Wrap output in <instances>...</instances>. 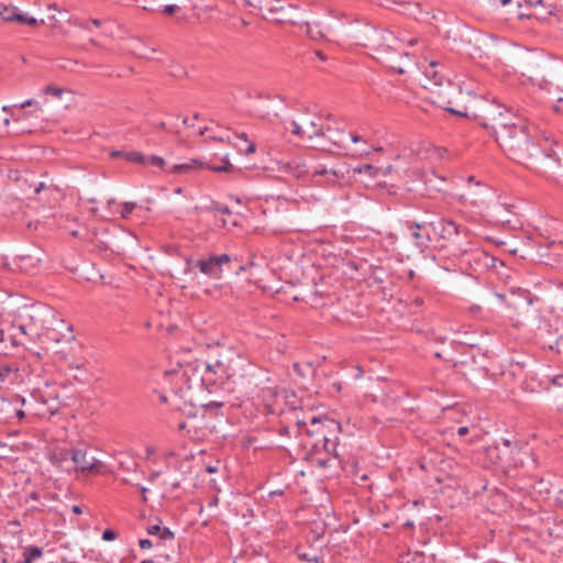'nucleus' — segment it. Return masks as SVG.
Instances as JSON below:
<instances>
[{
  "mask_svg": "<svg viewBox=\"0 0 563 563\" xmlns=\"http://www.w3.org/2000/svg\"><path fill=\"white\" fill-rule=\"evenodd\" d=\"M497 143L510 159L536 172L548 166L550 159L560 163L563 157L562 147L553 148L548 140L537 141L520 119L503 131Z\"/></svg>",
  "mask_w": 563,
  "mask_h": 563,
  "instance_id": "1",
  "label": "nucleus"
},
{
  "mask_svg": "<svg viewBox=\"0 0 563 563\" xmlns=\"http://www.w3.org/2000/svg\"><path fill=\"white\" fill-rule=\"evenodd\" d=\"M433 236L438 246L451 257L468 256V262H475L479 265L492 268L496 267L497 258L485 251L475 250L470 252L471 231L455 223L452 220L439 219L433 221Z\"/></svg>",
  "mask_w": 563,
  "mask_h": 563,
  "instance_id": "2",
  "label": "nucleus"
},
{
  "mask_svg": "<svg viewBox=\"0 0 563 563\" xmlns=\"http://www.w3.org/2000/svg\"><path fill=\"white\" fill-rule=\"evenodd\" d=\"M522 76L558 103L563 102V60L543 57L527 62ZM555 112H563V106L554 104Z\"/></svg>",
  "mask_w": 563,
  "mask_h": 563,
  "instance_id": "3",
  "label": "nucleus"
},
{
  "mask_svg": "<svg viewBox=\"0 0 563 563\" xmlns=\"http://www.w3.org/2000/svg\"><path fill=\"white\" fill-rule=\"evenodd\" d=\"M423 88L429 91L428 99L437 107L459 117H470L466 109L460 110L452 104L462 96L461 86L454 82L439 63L430 62L423 71Z\"/></svg>",
  "mask_w": 563,
  "mask_h": 563,
  "instance_id": "4",
  "label": "nucleus"
},
{
  "mask_svg": "<svg viewBox=\"0 0 563 563\" xmlns=\"http://www.w3.org/2000/svg\"><path fill=\"white\" fill-rule=\"evenodd\" d=\"M379 41L377 52L382 62L394 71L405 74L406 67L410 65V57L407 52L400 51L404 40L385 30L379 34Z\"/></svg>",
  "mask_w": 563,
  "mask_h": 563,
  "instance_id": "5",
  "label": "nucleus"
},
{
  "mask_svg": "<svg viewBox=\"0 0 563 563\" xmlns=\"http://www.w3.org/2000/svg\"><path fill=\"white\" fill-rule=\"evenodd\" d=\"M478 123L486 130H492L495 134L496 141L501 135L503 131L508 130L517 121L501 104L489 103L482 109V114L475 115Z\"/></svg>",
  "mask_w": 563,
  "mask_h": 563,
  "instance_id": "6",
  "label": "nucleus"
},
{
  "mask_svg": "<svg viewBox=\"0 0 563 563\" xmlns=\"http://www.w3.org/2000/svg\"><path fill=\"white\" fill-rule=\"evenodd\" d=\"M379 394L372 395L374 402H380L394 412L415 410V398L408 389H378Z\"/></svg>",
  "mask_w": 563,
  "mask_h": 563,
  "instance_id": "7",
  "label": "nucleus"
},
{
  "mask_svg": "<svg viewBox=\"0 0 563 563\" xmlns=\"http://www.w3.org/2000/svg\"><path fill=\"white\" fill-rule=\"evenodd\" d=\"M35 400L36 415L45 417L55 415L63 406H67L65 398H60L56 389H31Z\"/></svg>",
  "mask_w": 563,
  "mask_h": 563,
  "instance_id": "8",
  "label": "nucleus"
},
{
  "mask_svg": "<svg viewBox=\"0 0 563 563\" xmlns=\"http://www.w3.org/2000/svg\"><path fill=\"white\" fill-rule=\"evenodd\" d=\"M349 169L341 166L338 168H313L311 173V179L317 177L322 178L321 180H316V184L319 186L328 187V188H343L349 184Z\"/></svg>",
  "mask_w": 563,
  "mask_h": 563,
  "instance_id": "9",
  "label": "nucleus"
},
{
  "mask_svg": "<svg viewBox=\"0 0 563 563\" xmlns=\"http://www.w3.org/2000/svg\"><path fill=\"white\" fill-rule=\"evenodd\" d=\"M406 225L415 246L420 252L427 250L430 246V243L434 241L433 221H407Z\"/></svg>",
  "mask_w": 563,
  "mask_h": 563,
  "instance_id": "10",
  "label": "nucleus"
},
{
  "mask_svg": "<svg viewBox=\"0 0 563 563\" xmlns=\"http://www.w3.org/2000/svg\"><path fill=\"white\" fill-rule=\"evenodd\" d=\"M75 471L89 472L92 474H103L106 464L95 456H88L87 450H71V466Z\"/></svg>",
  "mask_w": 563,
  "mask_h": 563,
  "instance_id": "11",
  "label": "nucleus"
},
{
  "mask_svg": "<svg viewBox=\"0 0 563 563\" xmlns=\"http://www.w3.org/2000/svg\"><path fill=\"white\" fill-rule=\"evenodd\" d=\"M230 376L229 367L222 360H213L206 364L205 374L199 377L201 385L211 387L224 385Z\"/></svg>",
  "mask_w": 563,
  "mask_h": 563,
  "instance_id": "12",
  "label": "nucleus"
},
{
  "mask_svg": "<svg viewBox=\"0 0 563 563\" xmlns=\"http://www.w3.org/2000/svg\"><path fill=\"white\" fill-rule=\"evenodd\" d=\"M232 257L228 254L210 255L207 258H200L195 262V267L213 279H220L222 276V267L229 265Z\"/></svg>",
  "mask_w": 563,
  "mask_h": 563,
  "instance_id": "13",
  "label": "nucleus"
},
{
  "mask_svg": "<svg viewBox=\"0 0 563 563\" xmlns=\"http://www.w3.org/2000/svg\"><path fill=\"white\" fill-rule=\"evenodd\" d=\"M24 404V399L16 395H3L0 394V422H10L13 419H22L24 412L21 409V405Z\"/></svg>",
  "mask_w": 563,
  "mask_h": 563,
  "instance_id": "14",
  "label": "nucleus"
},
{
  "mask_svg": "<svg viewBox=\"0 0 563 563\" xmlns=\"http://www.w3.org/2000/svg\"><path fill=\"white\" fill-rule=\"evenodd\" d=\"M331 131V126H327L320 131V133L310 141L311 147L329 153H333L335 148H345L342 137H331L329 134Z\"/></svg>",
  "mask_w": 563,
  "mask_h": 563,
  "instance_id": "15",
  "label": "nucleus"
},
{
  "mask_svg": "<svg viewBox=\"0 0 563 563\" xmlns=\"http://www.w3.org/2000/svg\"><path fill=\"white\" fill-rule=\"evenodd\" d=\"M285 129L289 130L292 135H296L300 139L306 136L309 141L313 140L320 133V131L323 130L322 126H319L313 121L301 125L294 120L289 121L288 125H285Z\"/></svg>",
  "mask_w": 563,
  "mask_h": 563,
  "instance_id": "16",
  "label": "nucleus"
},
{
  "mask_svg": "<svg viewBox=\"0 0 563 563\" xmlns=\"http://www.w3.org/2000/svg\"><path fill=\"white\" fill-rule=\"evenodd\" d=\"M531 303L530 292L527 289L517 288L509 290V299L506 300V307L519 309L521 306H530Z\"/></svg>",
  "mask_w": 563,
  "mask_h": 563,
  "instance_id": "17",
  "label": "nucleus"
},
{
  "mask_svg": "<svg viewBox=\"0 0 563 563\" xmlns=\"http://www.w3.org/2000/svg\"><path fill=\"white\" fill-rule=\"evenodd\" d=\"M224 405V401H218V400H212V401H209V402H206V404H189L187 405V402H181V407H183V412H185L188 417H196L197 416V412H194V409L196 407H199L200 409H202L205 412L207 411H210V412H214V415H218V410L223 407Z\"/></svg>",
  "mask_w": 563,
  "mask_h": 563,
  "instance_id": "18",
  "label": "nucleus"
},
{
  "mask_svg": "<svg viewBox=\"0 0 563 563\" xmlns=\"http://www.w3.org/2000/svg\"><path fill=\"white\" fill-rule=\"evenodd\" d=\"M179 391H181V389H168V394H166L158 389H154L159 402L169 405L173 410H183L181 396L179 395Z\"/></svg>",
  "mask_w": 563,
  "mask_h": 563,
  "instance_id": "19",
  "label": "nucleus"
},
{
  "mask_svg": "<svg viewBox=\"0 0 563 563\" xmlns=\"http://www.w3.org/2000/svg\"><path fill=\"white\" fill-rule=\"evenodd\" d=\"M286 172L297 179L311 176L313 169H310L305 161L295 158L286 164Z\"/></svg>",
  "mask_w": 563,
  "mask_h": 563,
  "instance_id": "20",
  "label": "nucleus"
},
{
  "mask_svg": "<svg viewBox=\"0 0 563 563\" xmlns=\"http://www.w3.org/2000/svg\"><path fill=\"white\" fill-rule=\"evenodd\" d=\"M146 532L151 536H157L159 538V541L156 545L175 541V532H173L168 527H161L159 523L148 526L146 528Z\"/></svg>",
  "mask_w": 563,
  "mask_h": 563,
  "instance_id": "21",
  "label": "nucleus"
},
{
  "mask_svg": "<svg viewBox=\"0 0 563 563\" xmlns=\"http://www.w3.org/2000/svg\"><path fill=\"white\" fill-rule=\"evenodd\" d=\"M311 426L320 424L322 430L321 432L325 434L324 432L329 433H340L342 431V426L339 421L334 419H330L328 417H313L310 420Z\"/></svg>",
  "mask_w": 563,
  "mask_h": 563,
  "instance_id": "22",
  "label": "nucleus"
},
{
  "mask_svg": "<svg viewBox=\"0 0 563 563\" xmlns=\"http://www.w3.org/2000/svg\"><path fill=\"white\" fill-rule=\"evenodd\" d=\"M203 167H205V162L197 159V158H191L187 163L173 165L170 167V169L168 170V173L189 175L192 172L203 168Z\"/></svg>",
  "mask_w": 563,
  "mask_h": 563,
  "instance_id": "23",
  "label": "nucleus"
},
{
  "mask_svg": "<svg viewBox=\"0 0 563 563\" xmlns=\"http://www.w3.org/2000/svg\"><path fill=\"white\" fill-rule=\"evenodd\" d=\"M49 461L56 467L69 470L70 467H66L65 463H71V450H56L52 453Z\"/></svg>",
  "mask_w": 563,
  "mask_h": 563,
  "instance_id": "24",
  "label": "nucleus"
},
{
  "mask_svg": "<svg viewBox=\"0 0 563 563\" xmlns=\"http://www.w3.org/2000/svg\"><path fill=\"white\" fill-rule=\"evenodd\" d=\"M44 551L37 545H29L23 551V560L19 563H33L35 560L42 558Z\"/></svg>",
  "mask_w": 563,
  "mask_h": 563,
  "instance_id": "25",
  "label": "nucleus"
},
{
  "mask_svg": "<svg viewBox=\"0 0 563 563\" xmlns=\"http://www.w3.org/2000/svg\"><path fill=\"white\" fill-rule=\"evenodd\" d=\"M295 373L300 377H311L314 375V367L311 362H302L294 364Z\"/></svg>",
  "mask_w": 563,
  "mask_h": 563,
  "instance_id": "26",
  "label": "nucleus"
},
{
  "mask_svg": "<svg viewBox=\"0 0 563 563\" xmlns=\"http://www.w3.org/2000/svg\"><path fill=\"white\" fill-rule=\"evenodd\" d=\"M54 317H55V312L53 309H51L48 307H41V308L34 310V314L31 316V319L32 320L37 319V320L42 321L43 323H45L47 318H54Z\"/></svg>",
  "mask_w": 563,
  "mask_h": 563,
  "instance_id": "27",
  "label": "nucleus"
},
{
  "mask_svg": "<svg viewBox=\"0 0 563 563\" xmlns=\"http://www.w3.org/2000/svg\"><path fill=\"white\" fill-rule=\"evenodd\" d=\"M205 167L214 172V173H230L233 169V165L230 163L229 158L225 156L222 159L221 165H208L205 164Z\"/></svg>",
  "mask_w": 563,
  "mask_h": 563,
  "instance_id": "28",
  "label": "nucleus"
},
{
  "mask_svg": "<svg viewBox=\"0 0 563 563\" xmlns=\"http://www.w3.org/2000/svg\"><path fill=\"white\" fill-rule=\"evenodd\" d=\"M336 441H338L336 437L332 440L327 434H323V449H324V451L328 454H331L334 457L338 456V453H336V445H338V443H336Z\"/></svg>",
  "mask_w": 563,
  "mask_h": 563,
  "instance_id": "29",
  "label": "nucleus"
},
{
  "mask_svg": "<svg viewBox=\"0 0 563 563\" xmlns=\"http://www.w3.org/2000/svg\"><path fill=\"white\" fill-rule=\"evenodd\" d=\"M16 12L18 9L15 7L0 3V21L13 22V19H9V16L15 15Z\"/></svg>",
  "mask_w": 563,
  "mask_h": 563,
  "instance_id": "30",
  "label": "nucleus"
},
{
  "mask_svg": "<svg viewBox=\"0 0 563 563\" xmlns=\"http://www.w3.org/2000/svg\"><path fill=\"white\" fill-rule=\"evenodd\" d=\"M9 19H13V21H15V22H19L21 24H27V25H30L32 27H35V26L38 25V22H37V20L35 18L27 16V15L19 13V12H16L15 15L9 16Z\"/></svg>",
  "mask_w": 563,
  "mask_h": 563,
  "instance_id": "31",
  "label": "nucleus"
},
{
  "mask_svg": "<svg viewBox=\"0 0 563 563\" xmlns=\"http://www.w3.org/2000/svg\"><path fill=\"white\" fill-rule=\"evenodd\" d=\"M406 563H432L431 555H426L423 552L409 553Z\"/></svg>",
  "mask_w": 563,
  "mask_h": 563,
  "instance_id": "32",
  "label": "nucleus"
},
{
  "mask_svg": "<svg viewBox=\"0 0 563 563\" xmlns=\"http://www.w3.org/2000/svg\"><path fill=\"white\" fill-rule=\"evenodd\" d=\"M124 159L132 163L146 164V156L136 151L125 152Z\"/></svg>",
  "mask_w": 563,
  "mask_h": 563,
  "instance_id": "33",
  "label": "nucleus"
},
{
  "mask_svg": "<svg viewBox=\"0 0 563 563\" xmlns=\"http://www.w3.org/2000/svg\"><path fill=\"white\" fill-rule=\"evenodd\" d=\"M74 379L79 384H90V375L82 368L77 367L73 375Z\"/></svg>",
  "mask_w": 563,
  "mask_h": 563,
  "instance_id": "34",
  "label": "nucleus"
},
{
  "mask_svg": "<svg viewBox=\"0 0 563 563\" xmlns=\"http://www.w3.org/2000/svg\"><path fill=\"white\" fill-rule=\"evenodd\" d=\"M135 208H136L135 202H124L122 205V209L120 211L121 218L128 219Z\"/></svg>",
  "mask_w": 563,
  "mask_h": 563,
  "instance_id": "35",
  "label": "nucleus"
},
{
  "mask_svg": "<svg viewBox=\"0 0 563 563\" xmlns=\"http://www.w3.org/2000/svg\"><path fill=\"white\" fill-rule=\"evenodd\" d=\"M380 170H382L380 167H375L369 164H365L364 166H362L357 169L358 173H366L371 176H377L380 173Z\"/></svg>",
  "mask_w": 563,
  "mask_h": 563,
  "instance_id": "36",
  "label": "nucleus"
},
{
  "mask_svg": "<svg viewBox=\"0 0 563 563\" xmlns=\"http://www.w3.org/2000/svg\"><path fill=\"white\" fill-rule=\"evenodd\" d=\"M379 151H382V147L365 146L364 150H354L352 155L356 156V157H362V156L369 155L372 152H379Z\"/></svg>",
  "mask_w": 563,
  "mask_h": 563,
  "instance_id": "37",
  "label": "nucleus"
},
{
  "mask_svg": "<svg viewBox=\"0 0 563 563\" xmlns=\"http://www.w3.org/2000/svg\"><path fill=\"white\" fill-rule=\"evenodd\" d=\"M173 374L179 378L184 384H186V387L188 388H191V387H195V385H197V382H192L190 378L186 379L185 380V377H186V372L185 371H174Z\"/></svg>",
  "mask_w": 563,
  "mask_h": 563,
  "instance_id": "38",
  "label": "nucleus"
},
{
  "mask_svg": "<svg viewBox=\"0 0 563 563\" xmlns=\"http://www.w3.org/2000/svg\"><path fill=\"white\" fill-rule=\"evenodd\" d=\"M44 92L46 95H53L57 98L62 97L64 90L62 88H58V87H54V86H46L44 88Z\"/></svg>",
  "mask_w": 563,
  "mask_h": 563,
  "instance_id": "39",
  "label": "nucleus"
},
{
  "mask_svg": "<svg viewBox=\"0 0 563 563\" xmlns=\"http://www.w3.org/2000/svg\"><path fill=\"white\" fill-rule=\"evenodd\" d=\"M146 163L151 164V165H155V166L162 167L164 165L165 161L161 156L151 155V156L146 157Z\"/></svg>",
  "mask_w": 563,
  "mask_h": 563,
  "instance_id": "40",
  "label": "nucleus"
},
{
  "mask_svg": "<svg viewBox=\"0 0 563 563\" xmlns=\"http://www.w3.org/2000/svg\"><path fill=\"white\" fill-rule=\"evenodd\" d=\"M547 378H548V383H551L558 387H563V374L553 375V376L548 375Z\"/></svg>",
  "mask_w": 563,
  "mask_h": 563,
  "instance_id": "41",
  "label": "nucleus"
},
{
  "mask_svg": "<svg viewBox=\"0 0 563 563\" xmlns=\"http://www.w3.org/2000/svg\"><path fill=\"white\" fill-rule=\"evenodd\" d=\"M298 558H299V560L308 562V563L317 562L318 561V555L309 554V553H306V552H302V553L299 552L298 553Z\"/></svg>",
  "mask_w": 563,
  "mask_h": 563,
  "instance_id": "42",
  "label": "nucleus"
},
{
  "mask_svg": "<svg viewBox=\"0 0 563 563\" xmlns=\"http://www.w3.org/2000/svg\"><path fill=\"white\" fill-rule=\"evenodd\" d=\"M118 537L117 532L112 529H106L103 532H102V540L103 541H113L115 540Z\"/></svg>",
  "mask_w": 563,
  "mask_h": 563,
  "instance_id": "43",
  "label": "nucleus"
},
{
  "mask_svg": "<svg viewBox=\"0 0 563 563\" xmlns=\"http://www.w3.org/2000/svg\"><path fill=\"white\" fill-rule=\"evenodd\" d=\"M14 374L11 367L0 366V380L4 382L10 375Z\"/></svg>",
  "mask_w": 563,
  "mask_h": 563,
  "instance_id": "44",
  "label": "nucleus"
},
{
  "mask_svg": "<svg viewBox=\"0 0 563 563\" xmlns=\"http://www.w3.org/2000/svg\"><path fill=\"white\" fill-rule=\"evenodd\" d=\"M549 349L550 350H555L559 354L563 353V338L560 336L554 345L553 344H549Z\"/></svg>",
  "mask_w": 563,
  "mask_h": 563,
  "instance_id": "45",
  "label": "nucleus"
},
{
  "mask_svg": "<svg viewBox=\"0 0 563 563\" xmlns=\"http://www.w3.org/2000/svg\"><path fill=\"white\" fill-rule=\"evenodd\" d=\"M285 5L280 2V0H274L273 4L269 7L271 12L283 11Z\"/></svg>",
  "mask_w": 563,
  "mask_h": 563,
  "instance_id": "46",
  "label": "nucleus"
},
{
  "mask_svg": "<svg viewBox=\"0 0 563 563\" xmlns=\"http://www.w3.org/2000/svg\"><path fill=\"white\" fill-rule=\"evenodd\" d=\"M179 7L176 4H167L163 8V13L167 15L174 14L176 11H178Z\"/></svg>",
  "mask_w": 563,
  "mask_h": 563,
  "instance_id": "47",
  "label": "nucleus"
},
{
  "mask_svg": "<svg viewBox=\"0 0 563 563\" xmlns=\"http://www.w3.org/2000/svg\"><path fill=\"white\" fill-rule=\"evenodd\" d=\"M139 545L142 550H150L153 548V542L150 539H140Z\"/></svg>",
  "mask_w": 563,
  "mask_h": 563,
  "instance_id": "48",
  "label": "nucleus"
},
{
  "mask_svg": "<svg viewBox=\"0 0 563 563\" xmlns=\"http://www.w3.org/2000/svg\"><path fill=\"white\" fill-rule=\"evenodd\" d=\"M195 434L198 439L207 437V432L201 427L194 426Z\"/></svg>",
  "mask_w": 563,
  "mask_h": 563,
  "instance_id": "49",
  "label": "nucleus"
},
{
  "mask_svg": "<svg viewBox=\"0 0 563 563\" xmlns=\"http://www.w3.org/2000/svg\"><path fill=\"white\" fill-rule=\"evenodd\" d=\"M350 139H351V141H352L353 143H360V142H362V143H364V144H366V143H367V142H366V140H365L363 136L357 135V134H351V135H350Z\"/></svg>",
  "mask_w": 563,
  "mask_h": 563,
  "instance_id": "50",
  "label": "nucleus"
},
{
  "mask_svg": "<svg viewBox=\"0 0 563 563\" xmlns=\"http://www.w3.org/2000/svg\"><path fill=\"white\" fill-rule=\"evenodd\" d=\"M330 459H317L316 463L318 466L325 468L329 466Z\"/></svg>",
  "mask_w": 563,
  "mask_h": 563,
  "instance_id": "51",
  "label": "nucleus"
},
{
  "mask_svg": "<svg viewBox=\"0 0 563 563\" xmlns=\"http://www.w3.org/2000/svg\"><path fill=\"white\" fill-rule=\"evenodd\" d=\"M329 134L331 135V137H342L343 141L345 139L343 131L332 129V131Z\"/></svg>",
  "mask_w": 563,
  "mask_h": 563,
  "instance_id": "52",
  "label": "nucleus"
},
{
  "mask_svg": "<svg viewBox=\"0 0 563 563\" xmlns=\"http://www.w3.org/2000/svg\"><path fill=\"white\" fill-rule=\"evenodd\" d=\"M494 296L506 305V300L509 299V294L494 292Z\"/></svg>",
  "mask_w": 563,
  "mask_h": 563,
  "instance_id": "53",
  "label": "nucleus"
},
{
  "mask_svg": "<svg viewBox=\"0 0 563 563\" xmlns=\"http://www.w3.org/2000/svg\"><path fill=\"white\" fill-rule=\"evenodd\" d=\"M528 5L537 8L538 5L543 4V0H526L525 1Z\"/></svg>",
  "mask_w": 563,
  "mask_h": 563,
  "instance_id": "54",
  "label": "nucleus"
},
{
  "mask_svg": "<svg viewBox=\"0 0 563 563\" xmlns=\"http://www.w3.org/2000/svg\"><path fill=\"white\" fill-rule=\"evenodd\" d=\"M218 471H219V466L218 465H207L206 466V472L209 473V474L217 473Z\"/></svg>",
  "mask_w": 563,
  "mask_h": 563,
  "instance_id": "55",
  "label": "nucleus"
},
{
  "mask_svg": "<svg viewBox=\"0 0 563 563\" xmlns=\"http://www.w3.org/2000/svg\"><path fill=\"white\" fill-rule=\"evenodd\" d=\"M456 433L460 437H464V435H466L468 433V428L467 427H460V428H457Z\"/></svg>",
  "mask_w": 563,
  "mask_h": 563,
  "instance_id": "56",
  "label": "nucleus"
},
{
  "mask_svg": "<svg viewBox=\"0 0 563 563\" xmlns=\"http://www.w3.org/2000/svg\"><path fill=\"white\" fill-rule=\"evenodd\" d=\"M34 103H35V101H34L33 99H29V100H26V101H24V102L20 103V104H19V107H20L21 109H24V108H26V107H31V106H33Z\"/></svg>",
  "mask_w": 563,
  "mask_h": 563,
  "instance_id": "57",
  "label": "nucleus"
},
{
  "mask_svg": "<svg viewBox=\"0 0 563 563\" xmlns=\"http://www.w3.org/2000/svg\"><path fill=\"white\" fill-rule=\"evenodd\" d=\"M71 511H73V514H75V515H80V514H82V509H81V507H80L79 505H74V506L71 507Z\"/></svg>",
  "mask_w": 563,
  "mask_h": 563,
  "instance_id": "58",
  "label": "nucleus"
},
{
  "mask_svg": "<svg viewBox=\"0 0 563 563\" xmlns=\"http://www.w3.org/2000/svg\"><path fill=\"white\" fill-rule=\"evenodd\" d=\"M255 150H256L255 145L253 143H250L247 148L245 150V153L246 154H252V153L255 152Z\"/></svg>",
  "mask_w": 563,
  "mask_h": 563,
  "instance_id": "59",
  "label": "nucleus"
},
{
  "mask_svg": "<svg viewBox=\"0 0 563 563\" xmlns=\"http://www.w3.org/2000/svg\"><path fill=\"white\" fill-rule=\"evenodd\" d=\"M280 435H289V428L288 427H282L278 431Z\"/></svg>",
  "mask_w": 563,
  "mask_h": 563,
  "instance_id": "60",
  "label": "nucleus"
},
{
  "mask_svg": "<svg viewBox=\"0 0 563 563\" xmlns=\"http://www.w3.org/2000/svg\"><path fill=\"white\" fill-rule=\"evenodd\" d=\"M124 153L125 152H120V151H113L111 152V157H123L124 158Z\"/></svg>",
  "mask_w": 563,
  "mask_h": 563,
  "instance_id": "61",
  "label": "nucleus"
},
{
  "mask_svg": "<svg viewBox=\"0 0 563 563\" xmlns=\"http://www.w3.org/2000/svg\"><path fill=\"white\" fill-rule=\"evenodd\" d=\"M498 1H499L498 7H506L514 2V0H498Z\"/></svg>",
  "mask_w": 563,
  "mask_h": 563,
  "instance_id": "62",
  "label": "nucleus"
},
{
  "mask_svg": "<svg viewBox=\"0 0 563 563\" xmlns=\"http://www.w3.org/2000/svg\"><path fill=\"white\" fill-rule=\"evenodd\" d=\"M316 56H317L319 59H321V60H325V59H327L325 54H324L323 52H321V51H317V52H316Z\"/></svg>",
  "mask_w": 563,
  "mask_h": 563,
  "instance_id": "63",
  "label": "nucleus"
},
{
  "mask_svg": "<svg viewBox=\"0 0 563 563\" xmlns=\"http://www.w3.org/2000/svg\"><path fill=\"white\" fill-rule=\"evenodd\" d=\"M29 498L32 499V500H37L40 498V495L38 493L36 492H32L30 495H29Z\"/></svg>",
  "mask_w": 563,
  "mask_h": 563,
  "instance_id": "64",
  "label": "nucleus"
}]
</instances>
